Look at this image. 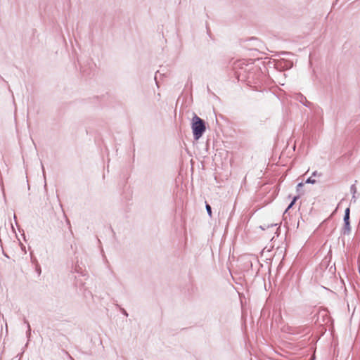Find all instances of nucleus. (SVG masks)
Wrapping results in <instances>:
<instances>
[{"mask_svg": "<svg viewBox=\"0 0 360 360\" xmlns=\"http://www.w3.org/2000/svg\"><path fill=\"white\" fill-rule=\"evenodd\" d=\"M191 128L195 140H198L206 129L205 122L196 115L192 119Z\"/></svg>", "mask_w": 360, "mask_h": 360, "instance_id": "nucleus-1", "label": "nucleus"}, {"mask_svg": "<svg viewBox=\"0 0 360 360\" xmlns=\"http://www.w3.org/2000/svg\"><path fill=\"white\" fill-rule=\"evenodd\" d=\"M344 223L345 233H349L350 231L349 219H347L345 217H344Z\"/></svg>", "mask_w": 360, "mask_h": 360, "instance_id": "nucleus-2", "label": "nucleus"}, {"mask_svg": "<svg viewBox=\"0 0 360 360\" xmlns=\"http://www.w3.org/2000/svg\"><path fill=\"white\" fill-rule=\"evenodd\" d=\"M349 208H347L345 212V216L347 219H349Z\"/></svg>", "mask_w": 360, "mask_h": 360, "instance_id": "nucleus-3", "label": "nucleus"}, {"mask_svg": "<svg viewBox=\"0 0 360 360\" xmlns=\"http://www.w3.org/2000/svg\"><path fill=\"white\" fill-rule=\"evenodd\" d=\"M306 183L307 184H315L316 183V180L312 179L311 177H309V179H307V180L306 181Z\"/></svg>", "mask_w": 360, "mask_h": 360, "instance_id": "nucleus-4", "label": "nucleus"}, {"mask_svg": "<svg viewBox=\"0 0 360 360\" xmlns=\"http://www.w3.org/2000/svg\"><path fill=\"white\" fill-rule=\"evenodd\" d=\"M206 210H207L208 214L210 216H211V214H212L211 207L208 204L206 205Z\"/></svg>", "mask_w": 360, "mask_h": 360, "instance_id": "nucleus-5", "label": "nucleus"}, {"mask_svg": "<svg viewBox=\"0 0 360 360\" xmlns=\"http://www.w3.org/2000/svg\"><path fill=\"white\" fill-rule=\"evenodd\" d=\"M297 198V197H295V198H294L293 200L291 202V203H290V204L289 205V206L288 207V209H290V208L292 206V205H293V204L295 203V202L296 201Z\"/></svg>", "mask_w": 360, "mask_h": 360, "instance_id": "nucleus-6", "label": "nucleus"}, {"mask_svg": "<svg viewBox=\"0 0 360 360\" xmlns=\"http://www.w3.org/2000/svg\"><path fill=\"white\" fill-rule=\"evenodd\" d=\"M27 328H28L27 333H28V335H30L31 328H30V326L28 323H27Z\"/></svg>", "mask_w": 360, "mask_h": 360, "instance_id": "nucleus-7", "label": "nucleus"}, {"mask_svg": "<svg viewBox=\"0 0 360 360\" xmlns=\"http://www.w3.org/2000/svg\"><path fill=\"white\" fill-rule=\"evenodd\" d=\"M351 190H352V191H354V193H355V192H356V188H355V186H352V187H351Z\"/></svg>", "mask_w": 360, "mask_h": 360, "instance_id": "nucleus-8", "label": "nucleus"}, {"mask_svg": "<svg viewBox=\"0 0 360 360\" xmlns=\"http://www.w3.org/2000/svg\"><path fill=\"white\" fill-rule=\"evenodd\" d=\"M316 172H314L313 173V176H316Z\"/></svg>", "mask_w": 360, "mask_h": 360, "instance_id": "nucleus-9", "label": "nucleus"}, {"mask_svg": "<svg viewBox=\"0 0 360 360\" xmlns=\"http://www.w3.org/2000/svg\"><path fill=\"white\" fill-rule=\"evenodd\" d=\"M260 227H261V229H263V230H264V229H265V228H264V226H261Z\"/></svg>", "mask_w": 360, "mask_h": 360, "instance_id": "nucleus-10", "label": "nucleus"}, {"mask_svg": "<svg viewBox=\"0 0 360 360\" xmlns=\"http://www.w3.org/2000/svg\"><path fill=\"white\" fill-rule=\"evenodd\" d=\"M276 224H275V226H276ZM271 227H274V224H271Z\"/></svg>", "mask_w": 360, "mask_h": 360, "instance_id": "nucleus-11", "label": "nucleus"}]
</instances>
